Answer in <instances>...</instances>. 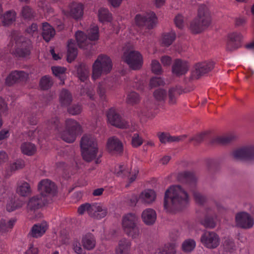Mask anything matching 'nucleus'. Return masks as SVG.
<instances>
[{
  "mask_svg": "<svg viewBox=\"0 0 254 254\" xmlns=\"http://www.w3.org/2000/svg\"><path fill=\"white\" fill-rule=\"evenodd\" d=\"M143 142V138L138 133H134L131 137V144L132 147L137 148L141 146Z\"/></svg>",
  "mask_w": 254,
  "mask_h": 254,
  "instance_id": "6e6d98bb",
  "label": "nucleus"
},
{
  "mask_svg": "<svg viewBox=\"0 0 254 254\" xmlns=\"http://www.w3.org/2000/svg\"><path fill=\"white\" fill-rule=\"evenodd\" d=\"M86 211L91 217L97 219L105 217L107 214V209L101 204L97 203H85L80 205V215Z\"/></svg>",
  "mask_w": 254,
  "mask_h": 254,
  "instance_id": "423d86ee",
  "label": "nucleus"
},
{
  "mask_svg": "<svg viewBox=\"0 0 254 254\" xmlns=\"http://www.w3.org/2000/svg\"><path fill=\"white\" fill-rule=\"evenodd\" d=\"M107 147L111 152L121 154L123 152V143L115 136L111 137L108 139Z\"/></svg>",
  "mask_w": 254,
  "mask_h": 254,
  "instance_id": "b1692460",
  "label": "nucleus"
},
{
  "mask_svg": "<svg viewBox=\"0 0 254 254\" xmlns=\"http://www.w3.org/2000/svg\"><path fill=\"white\" fill-rule=\"evenodd\" d=\"M97 91L101 99H104L105 98L106 88L105 85L103 83H99Z\"/></svg>",
  "mask_w": 254,
  "mask_h": 254,
  "instance_id": "338daca9",
  "label": "nucleus"
},
{
  "mask_svg": "<svg viewBox=\"0 0 254 254\" xmlns=\"http://www.w3.org/2000/svg\"><path fill=\"white\" fill-rule=\"evenodd\" d=\"M176 37V34L174 31L165 34L162 38V44L166 47L170 46L174 41Z\"/></svg>",
  "mask_w": 254,
  "mask_h": 254,
  "instance_id": "c03bdc74",
  "label": "nucleus"
},
{
  "mask_svg": "<svg viewBox=\"0 0 254 254\" xmlns=\"http://www.w3.org/2000/svg\"><path fill=\"white\" fill-rule=\"evenodd\" d=\"M138 217L134 213H128L124 215L122 219V226L125 233L132 239L137 238L140 230L137 226Z\"/></svg>",
  "mask_w": 254,
  "mask_h": 254,
  "instance_id": "39448f33",
  "label": "nucleus"
},
{
  "mask_svg": "<svg viewBox=\"0 0 254 254\" xmlns=\"http://www.w3.org/2000/svg\"><path fill=\"white\" fill-rule=\"evenodd\" d=\"M21 150L25 155L32 156L34 155L37 150L36 146L31 143L25 142L21 144Z\"/></svg>",
  "mask_w": 254,
  "mask_h": 254,
  "instance_id": "e433bc0d",
  "label": "nucleus"
},
{
  "mask_svg": "<svg viewBox=\"0 0 254 254\" xmlns=\"http://www.w3.org/2000/svg\"><path fill=\"white\" fill-rule=\"evenodd\" d=\"M42 36L46 42H49L55 35V30L47 22L43 23Z\"/></svg>",
  "mask_w": 254,
  "mask_h": 254,
  "instance_id": "2f4dec72",
  "label": "nucleus"
},
{
  "mask_svg": "<svg viewBox=\"0 0 254 254\" xmlns=\"http://www.w3.org/2000/svg\"><path fill=\"white\" fill-rule=\"evenodd\" d=\"M112 65L109 57L104 54L99 55L92 65V78L96 80L102 74L109 73L112 69Z\"/></svg>",
  "mask_w": 254,
  "mask_h": 254,
  "instance_id": "7ed1b4c3",
  "label": "nucleus"
},
{
  "mask_svg": "<svg viewBox=\"0 0 254 254\" xmlns=\"http://www.w3.org/2000/svg\"><path fill=\"white\" fill-rule=\"evenodd\" d=\"M53 84L52 80L49 76H43L40 81V86L43 90L49 89Z\"/></svg>",
  "mask_w": 254,
  "mask_h": 254,
  "instance_id": "864d4df0",
  "label": "nucleus"
},
{
  "mask_svg": "<svg viewBox=\"0 0 254 254\" xmlns=\"http://www.w3.org/2000/svg\"><path fill=\"white\" fill-rule=\"evenodd\" d=\"M236 226L241 228L248 229L253 227L254 220L248 213L242 212L237 213L235 217Z\"/></svg>",
  "mask_w": 254,
  "mask_h": 254,
  "instance_id": "4468645a",
  "label": "nucleus"
},
{
  "mask_svg": "<svg viewBox=\"0 0 254 254\" xmlns=\"http://www.w3.org/2000/svg\"><path fill=\"white\" fill-rule=\"evenodd\" d=\"M30 185L26 182H20L18 183L16 189L17 193L22 196H27L31 193Z\"/></svg>",
  "mask_w": 254,
  "mask_h": 254,
  "instance_id": "72a5a7b5",
  "label": "nucleus"
},
{
  "mask_svg": "<svg viewBox=\"0 0 254 254\" xmlns=\"http://www.w3.org/2000/svg\"><path fill=\"white\" fill-rule=\"evenodd\" d=\"M176 252V246L174 243L166 244L160 250L161 254H175Z\"/></svg>",
  "mask_w": 254,
  "mask_h": 254,
  "instance_id": "09e8293b",
  "label": "nucleus"
},
{
  "mask_svg": "<svg viewBox=\"0 0 254 254\" xmlns=\"http://www.w3.org/2000/svg\"><path fill=\"white\" fill-rule=\"evenodd\" d=\"M8 160L7 154L4 151H0V166H2Z\"/></svg>",
  "mask_w": 254,
  "mask_h": 254,
  "instance_id": "774afa93",
  "label": "nucleus"
},
{
  "mask_svg": "<svg viewBox=\"0 0 254 254\" xmlns=\"http://www.w3.org/2000/svg\"><path fill=\"white\" fill-rule=\"evenodd\" d=\"M122 59L133 70L140 69L143 64L142 56L137 51L126 50L124 52Z\"/></svg>",
  "mask_w": 254,
  "mask_h": 254,
  "instance_id": "0eeeda50",
  "label": "nucleus"
},
{
  "mask_svg": "<svg viewBox=\"0 0 254 254\" xmlns=\"http://www.w3.org/2000/svg\"><path fill=\"white\" fill-rule=\"evenodd\" d=\"M82 243L84 249L90 251L95 247L96 240L94 235L89 233L82 237Z\"/></svg>",
  "mask_w": 254,
  "mask_h": 254,
  "instance_id": "7c9ffc66",
  "label": "nucleus"
},
{
  "mask_svg": "<svg viewBox=\"0 0 254 254\" xmlns=\"http://www.w3.org/2000/svg\"><path fill=\"white\" fill-rule=\"evenodd\" d=\"M96 139L90 134L84 135L80 139L81 149L98 148Z\"/></svg>",
  "mask_w": 254,
  "mask_h": 254,
  "instance_id": "393cba45",
  "label": "nucleus"
},
{
  "mask_svg": "<svg viewBox=\"0 0 254 254\" xmlns=\"http://www.w3.org/2000/svg\"><path fill=\"white\" fill-rule=\"evenodd\" d=\"M99 149L98 148L81 149V155L83 159L87 162H90L95 160L96 164H99L101 161L100 158L102 156L101 153L98 155Z\"/></svg>",
  "mask_w": 254,
  "mask_h": 254,
  "instance_id": "6ab92c4d",
  "label": "nucleus"
},
{
  "mask_svg": "<svg viewBox=\"0 0 254 254\" xmlns=\"http://www.w3.org/2000/svg\"><path fill=\"white\" fill-rule=\"evenodd\" d=\"M98 18L100 22H111L112 19V14L105 8H101L98 10Z\"/></svg>",
  "mask_w": 254,
  "mask_h": 254,
  "instance_id": "c9c22d12",
  "label": "nucleus"
},
{
  "mask_svg": "<svg viewBox=\"0 0 254 254\" xmlns=\"http://www.w3.org/2000/svg\"><path fill=\"white\" fill-rule=\"evenodd\" d=\"M84 37L85 36L84 33L80 31V49H84V54L86 57L90 58L93 54V52L91 50L92 45L90 44H87V47L84 49V43L82 40V39H84Z\"/></svg>",
  "mask_w": 254,
  "mask_h": 254,
  "instance_id": "49530a36",
  "label": "nucleus"
},
{
  "mask_svg": "<svg viewBox=\"0 0 254 254\" xmlns=\"http://www.w3.org/2000/svg\"><path fill=\"white\" fill-rule=\"evenodd\" d=\"M135 21L138 27H145L146 29H151L156 24L157 17L154 12L150 11L143 14H137L135 17Z\"/></svg>",
  "mask_w": 254,
  "mask_h": 254,
  "instance_id": "1a4fd4ad",
  "label": "nucleus"
},
{
  "mask_svg": "<svg viewBox=\"0 0 254 254\" xmlns=\"http://www.w3.org/2000/svg\"><path fill=\"white\" fill-rule=\"evenodd\" d=\"M164 84L163 80L159 77H154L150 79L149 85L151 88L162 86Z\"/></svg>",
  "mask_w": 254,
  "mask_h": 254,
  "instance_id": "0e129e2a",
  "label": "nucleus"
},
{
  "mask_svg": "<svg viewBox=\"0 0 254 254\" xmlns=\"http://www.w3.org/2000/svg\"><path fill=\"white\" fill-rule=\"evenodd\" d=\"M78 31L75 33L76 40H70L67 45V61L70 63L76 58L77 55V48L79 42L78 40Z\"/></svg>",
  "mask_w": 254,
  "mask_h": 254,
  "instance_id": "4be33fe9",
  "label": "nucleus"
},
{
  "mask_svg": "<svg viewBox=\"0 0 254 254\" xmlns=\"http://www.w3.org/2000/svg\"><path fill=\"white\" fill-rule=\"evenodd\" d=\"M190 29L193 34H198L205 29L196 18L190 22Z\"/></svg>",
  "mask_w": 254,
  "mask_h": 254,
  "instance_id": "58836bf2",
  "label": "nucleus"
},
{
  "mask_svg": "<svg viewBox=\"0 0 254 254\" xmlns=\"http://www.w3.org/2000/svg\"><path fill=\"white\" fill-rule=\"evenodd\" d=\"M15 12L12 10L8 11L3 15L2 23L4 26L9 25L15 21Z\"/></svg>",
  "mask_w": 254,
  "mask_h": 254,
  "instance_id": "ea45409f",
  "label": "nucleus"
},
{
  "mask_svg": "<svg viewBox=\"0 0 254 254\" xmlns=\"http://www.w3.org/2000/svg\"><path fill=\"white\" fill-rule=\"evenodd\" d=\"M25 166L24 161L21 159L17 160L14 162L10 163L6 170L7 176H10L13 172L22 169Z\"/></svg>",
  "mask_w": 254,
  "mask_h": 254,
  "instance_id": "f704fd0d",
  "label": "nucleus"
},
{
  "mask_svg": "<svg viewBox=\"0 0 254 254\" xmlns=\"http://www.w3.org/2000/svg\"><path fill=\"white\" fill-rule=\"evenodd\" d=\"M27 74L23 71H14L9 74L5 79V83L11 85L19 81H23L27 79Z\"/></svg>",
  "mask_w": 254,
  "mask_h": 254,
  "instance_id": "a878e982",
  "label": "nucleus"
},
{
  "mask_svg": "<svg viewBox=\"0 0 254 254\" xmlns=\"http://www.w3.org/2000/svg\"><path fill=\"white\" fill-rule=\"evenodd\" d=\"M138 172L139 171L137 169H134L130 171L129 169H126L124 165H121L116 167L114 171L117 177L124 179L128 178L129 184L135 180Z\"/></svg>",
  "mask_w": 254,
  "mask_h": 254,
  "instance_id": "dca6fc26",
  "label": "nucleus"
},
{
  "mask_svg": "<svg viewBox=\"0 0 254 254\" xmlns=\"http://www.w3.org/2000/svg\"><path fill=\"white\" fill-rule=\"evenodd\" d=\"M79 4L77 2L71 3L69 6V15L75 19L78 18Z\"/></svg>",
  "mask_w": 254,
  "mask_h": 254,
  "instance_id": "4d7b16f0",
  "label": "nucleus"
},
{
  "mask_svg": "<svg viewBox=\"0 0 254 254\" xmlns=\"http://www.w3.org/2000/svg\"><path fill=\"white\" fill-rule=\"evenodd\" d=\"M177 179L179 181L188 186V189L193 191V195L197 203L202 205L205 203V197L194 190L197 178L194 173L190 171L181 172L178 175Z\"/></svg>",
  "mask_w": 254,
  "mask_h": 254,
  "instance_id": "f03ea898",
  "label": "nucleus"
},
{
  "mask_svg": "<svg viewBox=\"0 0 254 254\" xmlns=\"http://www.w3.org/2000/svg\"><path fill=\"white\" fill-rule=\"evenodd\" d=\"M188 63L180 59H176L172 65V71L177 76L186 74L189 70Z\"/></svg>",
  "mask_w": 254,
  "mask_h": 254,
  "instance_id": "aec40b11",
  "label": "nucleus"
},
{
  "mask_svg": "<svg viewBox=\"0 0 254 254\" xmlns=\"http://www.w3.org/2000/svg\"><path fill=\"white\" fill-rule=\"evenodd\" d=\"M38 190L40 193V195L45 197L48 201L51 196L53 195L56 191V187L54 183L48 179L41 181L38 185Z\"/></svg>",
  "mask_w": 254,
  "mask_h": 254,
  "instance_id": "ddd939ff",
  "label": "nucleus"
},
{
  "mask_svg": "<svg viewBox=\"0 0 254 254\" xmlns=\"http://www.w3.org/2000/svg\"><path fill=\"white\" fill-rule=\"evenodd\" d=\"M155 193L151 190H145L140 194L139 200L145 203H150L154 201Z\"/></svg>",
  "mask_w": 254,
  "mask_h": 254,
  "instance_id": "473e14b6",
  "label": "nucleus"
},
{
  "mask_svg": "<svg viewBox=\"0 0 254 254\" xmlns=\"http://www.w3.org/2000/svg\"><path fill=\"white\" fill-rule=\"evenodd\" d=\"M233 135H228L223 136H220L216 138L214 141L221 144H225L230 142L234 139Z\"/></svg>",
  "mask_w": 254,
  "mask_h": 254,
  "instance_id": "13d9d810",
  "label": "nucleus"
},
{
  "mask_svg": "<svg viewBox=\"0 0 254 254\" xmlns=\"http://www.w3.org/2000/svg\"><path fill=\"white\" fill-rule=\"evenodd\" d=\"M72 100V97L70 93L66 90H63L60 95V101L63 106H68Z\"/></svg>",
  "mask_w": 254,
  "mask_h": 254,
  "instance_id": "a19ab883",
  "label": "nucleus"
},
{
  "mask_svg": "<svg viewBox=\"0 0 254 254\" xmlns=\"http://www.w3.org/2000/svg\"><path fill=\"white\" fill-rule=\"evenodd\" d=\"M175 25L179 29H183L184 27V17L181 14H178L174 18Z\"/></svg>",
  "mask_w": 254,
  "mask_h": 254,
  "instance_id": "69168bd1",
  "label": "nucleus"
},
{
  "mask_svg": "<svg viewBox=\"0 0 254 254\" xmlns=\"http://www.w3.org/2000/svg\"><path fill=\"white\" fill-rule=\"evenodd\" d=\"M131 246L130 242L127 239L121 240L116 249V254H129Z\"/></svg>",
  "mask_w": 254,
  "mask_h": 254,
  "instance_id": "c756f323",
  "label": "nucleus"
},
{
  "mask_svg": "<svg viewBox=\"0 0 254 254\" xmlns=\"http://www.w3.org/2000/svg\"><path fill=\"white\" fill-rule=\"evenodd\" d=\"M77 126V122L74 120H67L65 130L59 133L60 137L66 142L71 143L73 142L76 138L75 131Z\"/></svg>",
  "mask_w": 254,
  "mask_h": 254,
  "instance_id": "9d476101",
  "label": "nucleus"
},
{
  "mask_svg": "<svg viewBox=\"0 0 254 254\" xmlns=\"http://www.w3.org/2000/svg\"><path fill=\"white\" fill-rule=\"evenodd\" d=\"M151 70L154 74L159 75L162 73L161 65L159 62L155 60L152 61Z\"/></svg>",
  "mask_w": 254,
  "mask_h": 254,
  "instance_id": "bf43d9fd",
  "label": "nucleus"
},
{
  "mask_svg": "<svg viewBox=\"0 0 254 254\" xmlns=\"http://www.w3.org/2000/svg\"><path fill=\"white\" fill-rule=\"evenodd\" d=\"M205 136V133H200L197 134L193 137H191L189 139V142H191L193 141V144L194 145H197L201 143L204 139Z\"/></svg>",
  "mask_w": 254,
  "mask_h": 254,
  "instance_id": "680f3d73",
  "label": "nucleus"
},
{
  "mask_svg": "<svg viewBox=\"0 0 254 254\" xmlns=\"http://www.w3.org/2000/svg\"><path fill=\"white\" fill-rule=\"evenodd\" d=\"M160 141L162 143L165 144L167 142H179L186 138V135L180 136H171L168 133L161 132L158 134Z\"/></svg>",
  "mask_w": 254,
  "mask_h": 254,
  "instance_id": "cd10ccee",
  "label": "nucleus"
},
{
  "mask_svg": "<svg viewBox=\"0 0 254 254\" xmlns=\"http://www.w3.org/2000/svg\"><path fill=\"white\" fill-rule=\"evenodd\" d=\"M23 203L19 200L16 201H13L12 200H9L6 205V210L9 211H13L15 209L19 208L22 206Z\"/></svg>",
  "mask_w": 254,
  "mask_h": 254,
  "instance_id": "8fccbe9b",
  "label": "nucleus"
},
{
  "mask_svg": "<svg viewBox=\"0 0 254 254\" xmlns=\"http://www.w3.org/2000/svg\"><path fill=\"white\" fill-rule=\"evenodd\" d=\"M48 201L45 197L37 195L30 198L27 203V209L31 211H35L44 206Z\"/></svg>",
  "mask_w": 254,
  "mask_h": 254,
  "instance_id": "5701e85b",
  "label": "nucleus"
},
{
  "mask_svg": "<svg viewBox=\"0 0 254 254\" xmlns=\"http://www.w3.org/2000/svg\"><path fill=\"white\" fill-rule=\"evenodd\" d=\"M89 75V70L88 66L84 64L80 63V82H84L83 84H80L82 89H81L80 94L86 93L91 99H93L94 92L92 85L88 80Z\"/></svg>",
  "mask_w": 254,
  "mask_h": 254,
  "instance_id": "6e6552de",
  "label": "nucleus"
},
{
  "mask_svg": "<svg viewBox=\"0 0 254 254\" xmlns=\"http://www.w3.org/2000/svg\"><path fill=\"white\" fill-rule=\"evenodd\" d=\"M231 155L235 160H254V145H250L235 150Z\"/></svg>",
  "mask_w": 254,
  "mask_h": 254,
  "instance_id": "f8f14e48",
  "label": "nucleus"
},
{
  "mask_svg": "<svg viewBox=\"0 0 254 254\" xmlns=\"http://www.w3.org/2000/svg\"><path fill=\"white\" fill-rule=\"evenodd\" d=\"M52 70L56 76L61 78L64 75L66 68L61 66H53L52 67Z\"/></svg>",
  "mask_w": 254,
  "mask_h": 254,
  "instance_id": "052dcab7",
  "label": "nucleus"
},
{
  "mask_svg": "<svg viewBox=\"0 0 254 254\" xmlns=\"http://www.w3.org/2000/svg\"><path fill=\"white\" fill-rule=\"evenodd\" d=\"M153 96L158 102H164L167 97V92L162 88H158L153 92Z\"/></svg>",
  "mask_w": 254,
  "mask_h": 254,
  "instance_id": "de8ad7c7",
  "label": "nucleus"
},
{
  "mask_svg": "<svg viewBox=\"0 0 254 254\" xmlns=\"http://www.w3.org/2000/svg\"><path fill=\"white\" fill-rule=\"evenodd\" d=\"M21 15L25 19H31L33 16L32 9L28 6H25L21 10Z\"/></svg>",
  "mask_w": 254,
  "mask_h": 254,
  "instance_id": "e2e57ef3",
  "label": "nucleus"
},
{
  "mask_svg": "<svg viewBox=\"0 0 254 254\" xmlns=\"http://www.w3.org/2000/svg\"><path fill=\"white\" fill-rule=\"evenodd\" d=\"M189 201V195L186 189L180 185L170 187L165 193L164 208L168 212H175L187 207Z\"/></svg>",
  "mask_w": 254,
  "mask_h": 254,
  "instance_id": "f257e3e1",
  "label": "nucleus"
},
{
  "mask_svg": "<svg viewBox=\"0 0 254 254\" xmlns=\"http://www.w3.org/2000/svg\"><path fill=\"white\" fill-rule=\"evenodd\" d=\"M180 89L178 86L175 87H172L169 90V104L173 105H175L177 102V98L176 97V94H180Z\"/></svg>",
  "mask_w": 254,
  "mask_h": 254,
  "instance_id": "37998d69",
  "label": "nucleus"
},
{
  "mask_svg": "<svg viewBox=\"0 0 254 254\" xmlns=\"http://www.w3.org/2000/svg\"><path fill=\"white\" fill-rule=\"evenodd\" d=\"M140 101L139 95L135 92H131L127 95V102L128 104L133 105L138 103Z\"/></svg>",
  "mask_w": 254,
  "mask_h": 254,
  "instance_id": "5fc2aeb1",
  "label": "nucleus"
},
{
  "mask_svg": "<svg viewBox=\"0 0 254 254\" xmlns=\"http://www.w3.org/2000/svg\"><path fill=\"white\" fill-rule=\"evenodd\" d=\"M202 26L206 29L210 24L211 18L207 7L205 4L199 6L197 16L196 17Z\"/></svg>",
  "mask_w": 254,
  "mask_h": 254,
  "instance_id": "a211bd4d",
  "label": "nucleus"
},
{
  "mask_svg": "<svg viewBox=\"0 0 254 254\" xmlns=\"http://www.w3.org/2000/svg\"><path fill=\"white\" fill-rule=\"evenodd\" d=\"M201 224L205 228L212 229L216 226V222L212 216L206 215L204 219L201 221Z\"/></svg>",
  "mask_w": 254,
  "mask_h": 254,
  "instance_id": "603ef678",
  "label": "nucleus"
},
{
  "mask_svg": "<svg viewBox=\"0 0 254 254\" xmlns=\"http://www.w3.org/2000/svg\"><path fill=\"white\" fill-rule=\"evenodd\" d=\"M15 223L14 219L8 220L2 219L0 221V232L5 233L10 231L13 227Z\"/></svg>",
  "mask_w": 254,
  "mask_h": 254,
  "instance_id": "4c0bfd02",
  "label": "nucleus"
},
{
  "mask_svg": "<svg viewBox=\"0 0 254 254\" xmlns=\"http://www.w3.org/2000/svg\"><path fill=\"white\" fill-rule=\"evenodd\" d=\"M195 247V242L193 240L188 239L184 242L182 244V249L184 252H190Z\"/></svg>",
  "mask_w": 254,
  "mask_h": 254,
  "instance_id": "3c124183",
  "label": "nucleus"
},
{
  "mask_svg": "<svg viewBox=\"0 0 254 254\" xmlns=\"http://www.w3.org/2000/svg\"><path fill=\"white\" fill-rule=\"evenodd\" d=\"M9 44L10 52L19 57H25L30 53L31 47V41L21 36H16Z\"/></svg>",
  "mask_w": 254,
  "mask_h": 254,
  "instance_id": "20e7f679",
  "label": "nucleus"
},
{
  "mask_svg": "<svg viewBox=\"0 0 254 254\" xmlns=\"http://www.w3.org/2000/svg\"><path fill=\"white\" fill-rule=\"evenodd\" d=\"M214 67L213 62H202L195 65V69L192 72V76L195 79L199 78L201 76L210 71Z\"/></svg>",
  "mask_w": 254,
  "mask_h": 254,
  "instance_id": "f3484780",
  "label": "nucleus"
},
{
  "mask_svg": "<svg viewBox=\"0 0 254 254\" xmlns=\"http://www.w3.org/2000/svg\"><path fill=\"white\" fill-rule=\"evenodd\" d=\"M86 37L90 41L98 40L99 37L98 27L97 26H93L87 30Z\"/></svg>",
  "mask_w": 254,
  "mask_h": 254,
  "instance_id": "79ce46f5",
  "label": "nucleus"
},
{
  "mask_svg": "<svg viewBox=\"0 0 254 254\" xmlns=\"http://www.w3.org/2000/svg\"><path fill=\"white\" fill-rule=\"evenodd\" d=\"M222 247L225 252L233 253L235 250V244L232 239L226 238L222 243Z\"/></svg>",
  "mask_w": 254,
  "mask_h": 254,
  "instance_id": "a18cd8bd",
  "label": "nucleus"
},
{
  "mask_svg": "<svg viewBox=\"0 0 254 254\" xmlns=\"http://www.w3.org/2000/svg\"><path fill=\"white\" fill-rule=\"evenodd\" d=\"M242 36L240 33H233L228 36L226 44V50L232 52L241 46Z\"/></svg>",
  "mask_w": 254,
  "mask_h": 254,
  "instance_id": "412c9836",
  "label": "nucleus"
},
{
  "mask_svg": "<svg viewBox=\"0 0 254 254\" xmlns=\"http://www.w3.org/2000/svg\"><path fill=\"white\" fill-rule=\"evenodd\" d=\"M48 229V225L46 222L35 224L31 229V235L36 238L41 237L45 233Z\"/></svg>",
  "mask_w": 254,
  "mask_h": 254,
  "instance_id": "bb28decb",
  "label": "nucleus"
},
{
  "mask_svg": "<svg viewBox=\"0 0 254 254\" xmlns=\"http://www.w3.org/2000/svg\"><path fill=\"white\" fill-rule=\"evenodd\" d=\"M142 218L146 225H152L156 219V212L151 208L146 209L142 213Z\"/></svg>",
  "mask_w": 254,
  "mask_h": 254,
  "instance_id": "c85d7f7f",
  "label": "nucleus"
},
{
  "mask_svg": "<svg viewBox=\"0 0 254 254\" xmlns=\"http://www.w3.org/2000/svg\"><path fill=\"white\" fill-rule=\"evenodd\" d=\"M107 117L108 122L112 126L121 128H126L129 127L128 123L123 119L115 108H110L107 113Z\"/></svg>",
  "mask_w": 254,
  "mask_h": 254,
  "instance_id": "9b49d317",
  "label": "nucleus"
},
{
  "mask_svg": "<svg viewBox=\"0 0 254 254\" xmlns=\"http://www.w3.org/2000/svg\"><path fill=\"white\" fill-rule=\"evenodd\" d=\"M201 243L208 249H215L220 244V239L218 235L213 232H206L201 236Z\"/></svg>",
  "mask_w": 254,
  "mask_h": 254,
  "instance_id": "2eb2a0df",
  "label": "nucleus"
}]
</instances>
